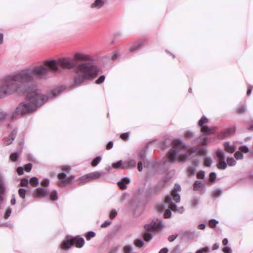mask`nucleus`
<instances>
[{
  "label": "nucleus",
  "mask_w": 253,
  "mask_h": 253,
  "mask_svg": "<svg viewBox=\"0 0 253 253\" xmlns=\"http://www.w3.org/2000/svg\"><path fill=\"white\" fill-rule=\"evenodd\" d=\"M59 71L55 60H46L42 65L34 68H27L16 74L5 76L0 86V97L14 93L26 94L28 102H23L19 104L12 113V120L16 119L18 115H23L35 112L49 99L58 96L65 89L64 86H60L53 90L47 95L42 94L41 90L33 84L34 78L45 80L49 78L52 72Z\"/></svg>",
  "instance_id": "1"
},
{
  "label": "nucleus",
  "mask_w": 253,
  "mask_h": 253,
  "mask_svg": "<svg viewBox=\"0 0 253 253\" xmlns=\"http://www.w3.org/2000/svg\"><path fill=\"white\" fill-rule=\"evenodd\" d=\"M56 61L58 67L59 66L65 69H74L76 76L74 78V83L71 86V89L81 86L86 80L95 78L98 73L97 66L90 62L81 63L77 65L75 60L65 58Z\"/></svg>",
  "instance_id": "2"
},
{
  "label": "nucleus",
  "mask_w": 253,
  "mask_h": 253,
  "mask_svg": "<svg viewBox=\"0 0 253 253\" xmlns=\"http://www.w3.org/2000/svg\"><path fill=\"white\" fill-rule=\"evenodd\" d=\"M173 148L168 152L166 157L164 159V164L168 161L169 163H174L177 159V155L180 150L185 149L187 146L180 138L174 139L172 141Z\"/></svg>",
  "instance_id": "3"
},
{
  "label": "nucleus",
  "mask_w": 253,
  "mask_h": 253,
  "mask_svg": "<svg viewBox=\"0 0 253 253\" xmlns=\"http://www.w3.org/2000/svg\"><path fill=\"white\" fill-rule=\"evenodd\" d=\"M84 245V240L80 236H72L67 235L60 245V248L62 250H67L71 248L72 245H75L78 248H81Z\"/></svg>",
  "instance_id": "4"
},
{
  "label": "nucleus",
  "mask_w": 253,
  "mask_h": 253,
  "mask_svg": "<svg viewBox=\"0 0 253 253\" xmlns=\"http://www.w3.org/2000/svg\"><path fill=\"white\" fill-rule=\"evenodd\" d=\"M57 177L59 179L57 184L60 187L66 186L67 184L72 183V180L75 178V176L74 175L67 176L64 172L59 173Z\"/></svg>",
  "instance_id": "5"
},
{
  "label": "nucleus",
  "mask_w": 253,
  "mask_h": 253,
  "mask_svg": "<svg viewBox=\"0 0 253 253\" xmlns=\"http://www.w3.org/2000/svg\"><path fill=\"white\" fill-rule=\"evenodd\" d=\"M163 227L162 221L158 218H154L150 224H146L144 226L147 231H153L160 229Z\"/></svg>",
  "instance_id": "6"
},
{
  "label": "nucleus",
  "mask_w": 253,
  "mask_h": 253,
  "mask_svg": "<svg viewBox=\"0 0 253 253\" xmlns=\"http://www.w3.org/2000/svg\"><path fill=\"white\" fill-rule=\"evenodd\" d=\"M17 133V128H15L13 129L12 132L10 133L7 139L4 142V144L6 146L9 145L12 143V141L15 139L16 134Z\"/></svg>",
  "instance_id": "7"
},
{
  "label": "nucleus",
  "mask_w": 253,
  "mask_h": 253,
  "mask_svg": "<svg viewBox=\"0 0 253 253\" xmlns=\"http://www.w3.org/2000/svg\"><path fill=\"white\" fill-rule=\"evenodd\" d=\"M130 182V179L128 177L122 178L121 181L117 182V184L121 190H125L127 188L126 184Z\"/></svg>",
  "instance_id": "8"
},
{
  "label": "nucleus",
  "mask_w": 253,
  "mask_h": 253,
  "mask_svg": "<svg viewBox=\"0 0 253 253\" xmlns=\"http://www.w3.org/2000/svg\"><path fill=\"white\" fill-rule=\"evenodd\" d=\"M74 58L75 60L82 61H90L92 60V58L89 55L80 52L75 53Z\"/></svg>",
  "instance_id": "9"
},
{
  "label": "nucleus",
  "mask_w": 253,
  "mask_h": 253,
  "mask_svg": "<svg viewBox=\"0 0 253 253\" xmlns=\"http://www.w3.org/2000/svg\"><path fill=\"white\" fill-rule=\"evenodd\" d=\"M105 173L103 171H95L87 174L89 180L98 179L105 176Z\"/></svg>",
  "instance_id": "10"
},
{
  "label": "nucleus",
  "mask_w": 253,
  "mask_h": 253,
  "mask_svg": "<svg viewBox=\"0 0 253 253\" xmlns=\"http://www.w3.org/2000/svg\"><path fill=\"white\" fill-rule=\"evenodd\" d=\"M200 188H201V190H202L203 192H205L206 186L202 181L196 180L193 184V190L194 191H198Z\"/></svg>",
  "instance_id": "11"
},
{
  "label": "nucleus",
  "mask_w": 253,
  "mask_h": 253,
  "mask_svg": "<svg viewBox=\"0 0 253 253\" xmlns=\"http://www.w3.org/2000/svg\"><path fill=\"white\" fill-rule=\"evenodd\" d=\"M146 42L145 40H141L135 43L132 46L129 48L130 52L134 51L135 50L140 49L143 46L144 42Z\"/></svg>",
  "instance_id": "12"
},
{
  "label": "nucleus",
  "mask_w": 253,
  "mask_h": 253,
  "mask_svg": "<svg viewBox=\"0 0 253 253\" xmlns=\"http://www.w3.org/2000/svg\"><path fill=\"white\" fill-rule=\"evenodd\" d=\"M35 196L38 197H43L47 195L46 189L44 188L39 187L36 189Z\"/></svg>",
  "instance_id": "13"
},
{
  "label": "nucleus",
  "mask_w": 253,
  "mask_h": 253,
  "mask_svg": "<svg viewBox=\"0 0 253 253\" xmlns=\"http://www.w3.org/2000/svg\"><path fill=\"white\" fill-rule=\"evenodd\" d=\"M224 146L225 148V151L229 153H233L236 149V147L235 145H230L229 141L224 143Z\"/></svg>",
  "instance_id": "14"
},
{
  "label": "nucleus",
  "mask_w": 253,
  "mask_h": 253,
  "mask_svg": "<svg viewBox=\"0 0 253 253\" xmlns=\"http://www.w3.org/2000/svg\"><path fill=\"white\" fill-rule=\"evenodd\" d=\"M104 2L103 0H95L90 4V8L100 9L103 6Z\"/></svg>",
  "instance_id": "15"
},
{
  "label": "nucleus",
  "mask_w": 253,
  "mask_h": 253,
  "mask_svg": "<svg viewBox=\"0 0 253 253\" xmlns=\"http://www.w3.org/2000/svg\"><path fill=\"white\" fill-rule=\"evenodd\" d=\"M195 141H197V143L202 145H208V139L206 137H205L203 134L201 135L200 136L197 137Z\"/></svg>",
  "instance_id": "16"
},
{
  "label": "nucleus",
  "mask_w": 253,
  "mask_h": 253,
  "mask_svg": "<svg viewBox=\"0 0 253 253\" xmlns=\"http://www.w3.org/2000/svg\"><path fill=\"white\" fill-rule=\"evenodd\" d=\"M77 181H79V185H83L88 183L90 180L88 178L87 174H86L79 178Z\"/></svg>",
  "instance_id": "17"
},
{
  "label": "nucleus",
  "mask_w": 253,
  "mask_h": 253,
  "mask_svg": "<svg viewBox=\"0 0 253 253\" xmlns=\"http://www.w3.org/2000/svg\"><path fill=\"white\" fill-rule=\"evenodd\" d=\"M222 194V190L219 188L214 189L212 191V195L215 198H218Z\"/></svg>",
  "instance_id": "18"
},
{
  "label": "nucleus",
  "mask_w": 253,
  "mask_h": 253,
  "mask_svg": "<svg viewBox=\"0 0 253 253\" xmlns=\"http://www.w3.org/2000/svg\"><path fill=\"white\" fill-rule=\"evenodd\" d=\"M50 198L52 201H57L58 199V193L56 190H52L49 193Z\"/></svg>",
  "instance_id": "19"
},
{
  "label": "nucleus",
  "mask_w": 253,
  "mask_h": 253,
  "mask_svg": "<svg viewBox=\"0 0 253 253\" xmlns=\"http://www.w3.org/2000/svg\"><path fill=\"white\" fill-rule=\"evenodd\" d=\"M201 131L205 134H211L213 133V131L211 129V128L207 126H201Z\"/></svg>",
  "instance_id": "20"
},
{
  "label": "nucleus",
  "mask_w": 253,
  "mask_h": 253,
  "mask_svg": "<svg viewBox=\"0 0 253 253\" xmlns=\"http://www.w3.org/2000/svg\"><path fill=\"white\" fill-rule=\"evenodd\" d=\"M189 155L187 153H185L179 155L178 157L179 161L181 162H185L188 159Z\"/></svg>",
  "instance_id": "21"
},
{
  "label": "nucleus",
  "mask_w": 253,
  "mask_h": 253,
  "mask_svg": "<svg viewBox=\"0 0 253 253\" xmlns=\"http://www.w3.org/2000/svg\"><path fill=\"white\" fill-rule=\"evenodd\" d=\"M134 244L136 247L141 248L144 245V243L141 238H138L134 240Z\"/></svg>",
  "instance_id": "22"
},
{
  "label": "nucleus",
  "mask_w": 253,
  "mask_h": 253,
  "mask_svg": "<svg viewBox=\"0 0 253 253\" xmlns=\"http://www.w3.org/2000/svg\"><path fill=\"white\" fill-rule=\"evenodd\" d=\"M216 167L219 169H225L227 168V164L225 161H218Z\"/></svg>",
  "instance_id": "23"
},
{
  "label": "nucleus",
  "mask_w": 253,
  "mask_h": 253,
  "mask_svg": "<svg viewBox=\"0 0 253 253\" xmlns=\"http://www.w3.org/2000/svg\"><path fill=\"white\" fill-rule=\"evenodd\" d=\"M198 153L200 156H205L207 153V150L206 148L198 145Z\"/></svg>",
  "instance_id": "24"
},
{
  "label": "nucleus",
  "mask_w": 253,
  "mask_h": 253,
  "mask_svg": "<svg viewBox=\"0 0 253 253\" xmlns=\"http://www.w3.org/2000/svg\"><path fill=\"white\" fill-rule=\"evenodd\" d=\"M143 238L146 242H149L152 239V235L151 233L145 232L143 234Z\"/></svg>",
  "instance_id": "25"
},
{
  "label": "nucleus",
  "mask_w": 253,
  "mask_h": 253,
  "mask_svg": "<svg viewBox=\"0 0 253 253\" xmlns=\"http://www.w3.org/2000/svg\"><path fill=\"white\" fill-rule=\"evenodd\" d=\"M156 208L158 211L162 212L166 210V204L164 203L158 204L156 205Z\"/></svg>",
  "instance_id": "26"
},
{
  "label": "nucleus",
  "mask_w": 253,
  "mask_h": 253,
  "mask_svg": "<svg viewBox=\"0 0 253 253\" xmlns=\"http://www.w3.org/2000/svg\"><path fill=\"white\" fill-rule=\"evenodd\" d=\"M86 240L89 241L91 238L95 236V233L94 231H89L86 232L84 235Z\"/></svg>",
  "instance_id": "27"
},
{
  "label": "nucleus",
  "mask_w": 253,
  "mask_h": 253,
  "mask_svg": "<svg viewBox=\"0 0 253 253\" xmlns=\"http://www.w3.org/2000/svg\"><path fill=\"white\" fill-rule=\"evenodd\" d=\"M102 158L101 156H97L93 159L91 162V166L96 167L101 162Z\"/></svg>",
  "instance_id": "28"
},
{
  "label": "nucleus",
  "mask_w": 253,
  "mask_h": 253,
  "mask_svg": "<svg viewBox=\"0 0 253 253\" xmlns=\"http://www.w3.org/2000/svg\"><path fill=\"white\" fill-rule=\"evenodd\" d=\"M30 183L33 187H36L39 184V180L37 177H32L30 179Z\"/></svg>",
  "instance_id": "29"
},
{
  "label": "nucleus",
  "mask_w": 253,
  "mask_h": 253,
  "mask_svg": "<svg viewBox=\"0 0 253 253\" xmlns=\"http://www.w3.org/2000/svg\"><path fill=\"white\" fill-rule=\"evenodd\" d=\"M227 165L230 167L234 166L236 164V161L235 160V159L232 157H228L227 158Z\"/></svg>",
  "instance_id": "30"
},
{
  "label": "nucleus",
  "mask_w": 253,
  "mask_h": 253,
  "mask_svg": "<svg viewBox=\"0 0 253 253\" xmlns=\"http://www.w3.org/2000/svg\"><path fill=\"white\" fill-rule=\"evenodd\" d=\"M171 195L173 197V200L176 202L178 203L180 201V196L178 193H176L175 191L171 192Z\"/></svg>",
  "instance_id": "31"
},
{
  "label": "nucleus",
  "mask_w": 253,
  "mask_h": 253,
  "mask_svg": "<svg viewBox=\"0 0 253 253\" xmlns=\"http://www.w3.org/2000/svg\"><path fill=\"white\" fill-rule=\"evenodd\" d=\"M218 223V221L215 219H211L209 221V225L211 228H214L216 227L217 224Z\"/></svg>",
  "instance_id": "32"
},
{
  "label": "nucleus",
  "mask_w": 253,
  "mask_h": 253,
  "mask_svg": "<svg viewBox=\"0 0 253 253\" xmlns=\"http://www.w3.org/2000/svg\"><path fill=\"white\" fill-rule=\"evenodd\" d=\"M133 247L131 245H127L124 248V253H132Z\"/></svg>",
  "instance_id": "33"
},
{
  "label": "nucleus",
  "mask_w": 253,
  "mask_h": 253,
  "mask_svg": "<svg viewBox=\"0 0 253 253\" xmlns=\"http://www.w3.org/2000/svg\"><path fill=\"white\" fill-rule=\"evenodd\" d=\"M212 163V160L211 158L206 157L204 161V165L207 167H210Z\"/></svg>",
  "instance_id": "34"
},
{
  "label": "nucleus",
  "mask_w": 253,
  "mask_h": 253,
  "mask_svg": "<svg viewBox=\"0 0 253 253\" xmlns=\"http://www.w3.org/2000/svg\"><path fill=\"white\" fill-rule=\"evenodd\" d=\"M234 157L237 160H242L243 159V154L241 151H236L234 154Z\"/></svg>",
  "instance_id": "35"
},
{
  "label": "nucleus",
  "mask_w": 253,
  "mask_h": 253,
  "mask_svg": "<svg viewBox=\"0 0 253 253\" xmlns=\"http://www.w3.org/2000/svg\"><path fill=\"white\" fill-rule=\"evenodd\" d=\"M199 203V199L197 197H194L191 201V205L193 207H196Z\"/></svg>",
  "instance_id": "36"
},
{
  "label": "nucleus",
  "mask_w": 253,
  "mask_h": 253,
  "mask_svg": "<svg viewBox=\"0 0 253 253\" xmlns=\"http://www.w3.org/2000/svg\"><path fill=\"white\" fill-rule=\"evenodd\" d=\"M19 155L17 152L12 153L10 156V160L13 162H15L17 160Z\"/></svg>",
  "instance_id": "37"
},
{
  "label": "nucleus",
  "mask_w": 253,
  "mask_h": 253,
  "mask_svg": "<svg viewBox=\"0 0 253 253\" xmlns=\"http://www.w3.org/2000/svg\"><path fill=\"white\" fill-rule=\"evenodd\" d=\"M208 122V119H207V117H206L205 116H204L202 117V118L199 121L198 125L200 126H204V124L205 123H207Z\"/></svg>",
  "instance_id": "38"
},
{
  "label": "nucleus",
  "mask_w": 253,
  "mask_h": 253,
  "mask_svg": "<svg viewBox=\"0 0 253 253\" xmlns=\"http://www.w3.org/2000/svg\"><path fill=\"white\" fill-rule=\"evenodd\" d=\"M26 190L24 188H20L18 190V194L19 196L22 199L25 198Z\"/></svg>",
  "instance_id": "39"
},
{
  "label": "nucleus",
  "mask_w": 253,
  "mask_h": 253,
  "mask_svg": "<svg viewBox=\"0 0 253 253\" xmlns=\"http://www.w3.org/2000/svg\"><path fill=\"white\" fill-rule=\"evenodd\" d=\"M122 161L120 160L116 163H113L112 165V167L114 169H119L120 168H122Z\"/></svg>",
  "instance_id": "40"
},
{
  "label": "nucleus",
  "mask_w": 253,
  "mask_h": 253,
  "mask_svg": "<svg viewBox=\"0 0 253 253\" xmlns=\"http://www.w3.org/2000/svg\"><path fill=\"white\" fill-rule=\"evenodd\" d=\"M171 211L169 209H166L165 210V212L164 214V217L165 218H169L171 217Z\"/></svg>",
  "instance_id": "41"
},
{
  "label": "nucleus",
  "mask_w": 253,
  "mask_h": 253,
  "mask_svg": "<svg viewBox=\"0 0 253 253\" xmlns=\"http://www.w3.org/2000/svg\"><path fill=\"white\" fill-rule=\"evenodd\" d=\"M246 109L247 107L245 105H242L239 106L237 109L238 113L239 114H243L246 112Z\"/></svg>",
  "instance_id": "42"
},
{
  "label": "nucleus",
  "mask_w": 253,
  "mask_h": 253,
  "mask_svg": "<svg viewBox=\"0 0 253 253\" xmlns=\"http://www.w3.org/2000/svg\"><path fill=\"white\" fill-rule=\"evenodd\" d=\"M118 212L115 209H113L111 211L109 214V217L111 219H114L117 215Z\"/></svg>",
  "instance_id": "43"
},
{
  "label": "nucleus",
  "mask_w": 253,
  "mask_h": 253,
  "mask_svg": "<svg viewBox=\"0 0 253 253\" xmlns=\"http://www.w3.org/2000/svg\"><path fill=\"white\" fill-rule=\"evenodd\" d=\"M198 150V146L196 147H191L188 151L187 153L189 156H190L191 154L196 153Z\"/></svg>",
  "instance_id": "44"
},
{
  "label": "nucleus",
  "mask_w": 253,
  "mask_h": 253,
  "mask_svg": "<svg viewBox=\"0 0 253 253\" xmlns=\"http://www.w3.org/2000/svg\"><path fill=\"white\" fill-rule=\"evenodd\" d=\"M12 212V209L10 208H8L5 211L4 217L5 219H7L10 216Z\"/></svg>",
  "instance_id": "45"
},
{
  "label": "nucleus",
  "mask_w": 253,
  "mask_h": 253,
  "mask_svg": "<svg viewBox=\"0 0 253 253\" xmlns=\"http://www.w3.org/2000/svg\"><path fill=\"white\" fill-rule=\"evenodd\" d=\"M105 79V76L101 75L95 81V83L96 84H101V83L104 82Z\"/></svg>",
  "instance_id": "46"
},
{
  "label": "nucleus",
  "mask_w": 253,
  "mask_h": 253,
  "mask_svg": "<svg viewBox=\"0 0 253 253\" xmlns=\"http://www.w3.org/2000/svg\"><path fill=\"white\" fill-rule=\"evenodd\" d=\"M205 176V171L203 170H200L197 173V177L199 179H204Z\"/></svg>",
  "instance_id": "47"
},
{
  "label": "nucleus",
  "mask_w": 253,
  "mask_h": 253,
  "mask_svg": "<svg viewBox=\"0 0 253 253\" xmlns=\"http://www.w3.org/2000/svg\"><path fill=\"white\" fill-rule=\"evenodd\" d=\"M138 156L140 159L144 160L146 158V151L145 150H141L138 154Z\"/></svg>",
  "instance_id": "48"
},
{
  "label": "nucleus",
  "mask_w": 253,
  "mask_h": 253,
  "mask_svg": "<svg viewBox=\"0 0 253 253\" xmlns=\"http://www.w3.org/2000/svg\"><path fill=\"white\" fill-rule=\"evenodd\" d=\"M7 116L8 115L5 112L0 109V121L6 118Z\"/></svg>",
  "instance_id": "49"
},
{
  "label": "nucleus",
  "mask_w": 253,
  "mask_h": 253,
  "mask_svg": "<svg viewBox=\"0 0 253 253\" xmlns=\"http://www.w3.org/2000/svg\"><path fill=\"white\" fill-rule=\"evenodd\" d=\"M216 178V174L214 172H211L209 175V180L211 181H214Z\"/></svg>",
  "instance_id": "50"
},
{
  "label": "nucleus",
  "mask_w": 253,
  "mask_h": 253,
  "mask_svg": "<svg viewBox=\"0 0 253 253\" xmlns=\"http://www.w3.org/2000/svg\"><path fill=\"white\" fill-rule=\"evenodd\" d=\"M168 206L170 209V210H172L173 211H176L177 210V206L173 202L169 204Z\"/></svg>",
  "instance_id": "51"
},
{
  "label": "nucleus",
  "mask_w": 253,
  "mask_h": 253,
  "mask_svg": "<svg viewBox=\"0 0 253 253\" xmlns=\"http://www.w3.org/2000/svg\"><path fill=\"white\" fill-rule=\"evenodd\" d=\"M41 184L43 187H48L49 185V179L48 178H45L41 182Z\"/></svg>",
  "instance_id": "52"
},
{
  "label": "nucleus",
  "mask_w": 253,
  "mask_h": 253,
  "mask_svg": "<svg viewBox=\"0 0 253 253\" xmlns=\"http://www.w3.org/2000/svg\"><path fill=\"white\" fill-rule=\"evenodd\" d=\"M32 168V164L31 163H28L24 166L25 170L27 172H30Z\"/></svg>",
  "instance_id": "53"
},
{
  "label": "nucleus",
  "mask_w": 253,
  "mask_h": 253,
  "mask_svg": "<svg viewBox=\"0 0 253 253\" xmlns=\"http://www.w3.org/2000/svg\"><path fill=\"white\" fill-rule=\"evenodd\" d=\"M240 150L242 152L248 153L249 151V148L247 145H243L240 147Z\"/></svg>",
  "instance_id": "54"
},
{
  "label": "nucleus",
  "mask_w": 253,
  "mask_h": 253,
  "mask_svg": "<svg viewBox=\"0 0 253 253\" xmlns=\"http://www.w3.org/2000/svg\"><path fill=\"white\" fill-rule=\"evenodd\" d=\"M28 184V180L26 178L21 179L20 185L21 186H26Z\"/></svg>",
  "instance_id": "55"
},
{
  "label": "nucleus",
  "mask_w": 253,
  "mask_h": 253,
  "mask_svg": "<svg viewBox=\"0 0 253 253\" xmlns=\"http://www.w3.org/2000/svg\"><path fill=\"white\" fill-rule=\"evenodd\" d=\"M171 253H180V247L179 245L176 246L172 250Z\"/></svg>",
  "instance_id": "56"
},
{
  "label": "nucleus",
  "mask_w": 253,
  "mask_h": 253,
  "mask_svg": "<svg viewBox=\"0 0 253 253\" xmlns=\"http://www.w3.org/2000/svg\"><path fill=\"white\" fill-rule=\"evenodd\" d=\"M188 172L191 175L194 174L195 173V167L193 166H190L188 169Z\"/></svg>",
  "instance_id": "57"
},
{
  "label": "nucleus",
  "mask_w": 253,
  "mask_h": 253,
  "mask_svg": "<svg viewBox=\"0 0 253 253\" xmlns=\"http://www.w3.org/2000/svg\"><path fill=\"white\" fill-rule=\"evenodd\" d=\"M178 235L177 234L174 235H171L169 236L168 240L170 242H172L174 241L175 239L178 237Z\"/></svg>",
  "instance_id": "58"
},
{
  "label": "nucleus",
  "mask_w": 253,
  "mask_h": 253,
  "mask_svg": "<svg viewBox=\"0 0 253 253\" xmlns=\"http://www.w3.org/2000/svg\"><path fill=\"white\" fill-rule=\"evenodd\" d=\"M128 137H129V133L128 132L122 133L120 135L121 138L124 140H127L128 138Z\"/></svg>",
  "instance_id": "59"
},
{
  "label": "nucleus",
  "mask_w": 253,
  "mask_h": 253,
  "mask_svg": "<svg viewBox=\"0 0 253 253\" xmlns=\"http://www.w3.org/2000/svg\"><path fill=\"white\" fill-rule=\"evenodd\" d=\"M128 163L130 168H135L136 167V163L134 160H131L128 161Z\"/></svg>",
  "instance_id": "60"
},
{
  "label": "nucleus",
  "mask_w": 253,
  "mask_h": 253,
  "mask_svg": "<svg viewBox=\"0 0 253 253\" xmlns=\"http://www.w3.org/2000/svg\"><path fill=\"white\" fill-rule=\"evenodd\" d=\"M216 155L217 157L224 156L225 155L224 152L221 149H217L216 151Z\"/></svg>",
  "instance_id": "61"
},
{
  "label": "nucleus",
  "mask_w": 253,
  "mask_h": 253,
  "mask_svg": "<svg viewBox=\"0 0 253 253\" xmlns=\"http://www.w3.org/2000/svg\"><path fill=\"white\" fill-rule=\"evenodd\" d=\"M111 221L109 220L105 221L101 225V227L102 228H106L111 224Z\"/></svg>",
  "instance_id": "62"
},
{
  "label": "nucleus",
  "mask_w": 253,
  "mask_h": 253,
  "mask_svg": "<svg viewBox=\"0 0 253 253\" xmlns=\"http://www.w3.org/2000/svg\"><path fill=\"white\" fill-rule=\"evenodd\" d=\"M122 168L123 169H130L128 162H124L122 163Z\"/></svg>",
  "instance_id": "63"
},
{
  "label": "nucleus",
  "mask_w": 253,
  "mask_h": 253,
  "mask_svg": "<svg viewBox=\"0 0 253 253\" xmlns=\"http://www.w3.org/2000/svg\"><path fill=\"white\" fill-rule=\"evenodd\" d=\"M16 171L17 173L20 175H22L24 173L23 168L21 167H18L17 168Z\"/></svg>",
  "instance_id": "64"
}]
</instances>
